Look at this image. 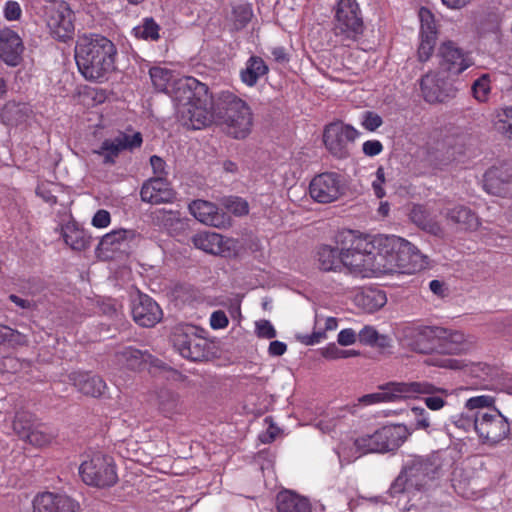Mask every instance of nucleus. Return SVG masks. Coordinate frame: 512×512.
Segmentation results:
<instances>
[{
	"label": "nucleus",
	"instance_id": "obj_1",
	"mask_svg": "<svg viewBox=\"0 0 512 512\" xmlns=\"http://www.w3.org/2000/svg\"><path fill=\"white\" fill-rule=\"evenodd\" d=\"M413 256L417 248L409 241L395 236L361 235L353 230L336 234L333 245H322L318 256Z\"/></svg>",
	"mask_w": 512,
	"mask_h": 512
},
{
	"label": "nucleus",
	"instance_id": "obj_2",
	"mask_svg": "<svg viewBox=\"0 0 512 512\" xmlns=\"http://www.w3.org/2000/svg\"><path fill=\"white\" fill-rule=\"evenodd\" d=\"M75 61L80 73L87 80L97 81L114 70L116 47L111 40L100 34L78 36Z\"/></svg>",
	"mask_w": 512,
	"mask_h": 512
},
{
	"label": "nucleus",
	"instance_id": "obj_3",
	"mask_svg": "<svg viewBox=\"0 0 512 512\" xmlns=\"http://www.w3.org/2000/svg\"><path fill=\"white\" fill-rule=\"evenodd\" d=\"M214 118L226 126L229 135L245 138L251 131L253 116L248 104L231 92H221L212 106Z\"/></svg>",
	"mask_w": 512,
	"mask_h": 512
},
{
	"label": "nucleus",
	"instance_id": "obj_4",
	"mask_svg": "<svg viewBox=\"0 0 512 512\" xmlns=\"http://www.w3.org/2000/svg\"><path fill=\"white\" fill-rule=\"evenodd\" d=\"M438 466L429 457L416 456L407 460L390 486L391 496L404 492H422L436 478Z\"/></svg>",
	"mask_w": 512,
	"mask_h": 512
},
{
	"label": "nucleus",
	"instance_id": "obj_5",
	"mask_svg": "<svg viewBox=\"0 0 512 512\" xmlns=\"http://www.w3.org/2000/svg\"><path fill=\"white\" fill-rule=\"evenodd\" d=\"M333 32L342 40L356 41L364 32L362 11L356 0H339L334 7Z\"/></svg>",
	"mask_w": 512,
	"mask_h": 512
},
{
	"label": "nucleus",
	"instance_id": "obj_6",
	"mask_svg": "<svg viewBox=\"0 0 512 512\" xmlns=\"http://www.w3.org/2000/svg\"><path fill=\"white\" fill-rule=\"evenodd\" d=\"M79 474L83 482L97 488H109L118 481L116 465L113 459L103 453H95L81 463Z\"/></svg>",
	"mask_w": 512,
	"mask_h": 512
},
{
	"label": "nucleus",
	"instance_id": "obj_7",
	"mask_svg": "<svg viewBox=\"0 0 512 512\" xmlns=\"http://www.w3.org/2000/svg\"><path fill=\"white\" fill-rule=\"evenodd\" d=\"M44 15L50 35L54 39L67 42L73 38L75 15L66 1L46 0Z\"/></svg>",
	"mask_w": 512,
	"mask_h": 512
},
{
	"label": "nucleus",
	"instance_id": "obj_8",
	"mask_svg": "<svg viewBox=\"0 0 512 512\" xmlns=\"http://www.w3.org/2000/svg\"><path fill=\"white\" fill-rule=\"evenodd\" d=\"M444 328L407 324L399 330V339L403 346L422 354L437 353L438 343L443 338Z\"/></svg>",
	"mask_w": 512,
	"mask_h": 512
},
{
	"label": "nucleus",
	"instance_id": "obj_9",
	"mask_svg": "<svg viewBox=\"0 0 512 512\" xmlns=\"http://www.w3.org/2000/svg\"><path fill=\"white\" fill-rule=\"evenodd\" d=\"M424 258H365V268L358 273L365 278L388 274L411 275L425 268Z\"/></svg>",
	"mask_w": 512,
	"mask_h": 512
},
{
	"label": "nucleus",
	"instance_id": "obj_10",
	"mask_svg": "<svg viewBox=\"0 0 512 512\" xmlns=\"http://www.w3.org/2000/svg\"><path fill=\"white\" fill-rule=\"evenodd\" d=\"M359 136L353 126L335 121L325 126L323 141L327 150L337 159L348 158L355 139Z\"/></svg>",
	"mask_w": 512,
	"mask_h": 512
},
{
	"label": "nucleus",
	"instance_id": "obj_11",
	"mask_svg": "<svg viewBox=\"0 0 512 512\" xmlns=\"http://www.w3.org/2000/svg\"><path fill=\"white\" fill-rule=\"evenodd\" d=\"M472 424L479 437L490 443H498L510 432L509 422L497 409L477 411Z\"/></svg>",
	"mask_w": 512,
	"mask_h": 512
},
{
	"label": "nucleus",
	"instance_id": "obj_12",
	"mask_svg": "<svg viewBox=\"0 0 512 512\" xmlns=\"http://www.w3.org/2000/svg\"><path fill=\"white\" fill-rule=\"evenodd\" d=\"M171 341L180 355L191 361H201L206 358L207 344L198 337L193 326H178L173 330Z\"/></svg>",
	"mask_w": 512,
	"mask_h": 512
},
{
	"label": "nucleus",
	"instance_id": "obj_13",
	"mask_svg": "<svg viewBox=\"0 0 512 512\" xmlns=\"http://www.w3.org/2000/svg\"><path fill=\"white\" fill-rule=\"evenodd\" d=\"M142 143L143 138L140 132L133 134L119 132L114 138L105 139L98 149L93 150V153L102 157L104 165L111 166L116 163L122 151H133L141 147Z\"/></svg>",
	"mask_w": 512,
	"mask_h": 512
},
{
	"label": "nucleus",
	"instance_id": "obj_14",
	"mask_svg": "<svg viewBox=\"0 0 512 512\" xmlns=\"http://www.w3.org/2000/svg\"><path fill=\"white\" fill-rule=\"evenodd\" d=\"M310 268L305 272L313 275L319 272L345 273L353 277L364 278L358 270L365 268V258H304Z\"/></svg>",
	"mask_w": 512,
	"mask_h": 512
},
{
	"label": "nucleus",
	"instance_id": "obj_15",
	"mask_svg": "<svg viewBox=\"0 0 512 512\" xmlns=\"http://www.w3.org/2000/svg\"><path fill=\"white\" fill-rule=\"evenodd\" d=\"M438 55L441 71L447 73L450 77L459 76L474 65L471 54L457 46L453 41L442 43L438 49Z\"/></svg>",
	"mask_w": 512,
	"mask_h": 512
},
{
	"label": "nucleus",
	"instance_id": "obj_16",
	"mask_svg": "<svg viewBox=\"0 0 512 512\" xmlns=\"http://www.w3.org/2000/svg\"><path fill=\"white\" fill-rule=\"evenodd\" d=\"M169 95L177 103L178 108L196 101L204 103L210 96L207 85L190 76L173 80Z\"/></svg>",
	"mask_w": 512,
	"mask_h": 512
},
{
	"label": "nucleus",
	"instance_id": "obj_17",
	"mask_svg": "<svg viewBox=\"0 0 512 512\" xmlns=\"http://www.w3.org/2000/svg\"><path fill=\"white\" fill-rule=\"evenodd\" d=\"M312 199L319 203H331L343 194L340 176L334 172H325L315 176L309 185Z\"/></svg>",
	"mask_w": 512,
	"mask_h": 512
},
{
	"label": "nucleus",
	"instance_id": "obj_18",
	"mask_svg": "<svg viewBox=\"0 0 512 512\" xmlns=\"http://www.w3.org/2000/svg\"><path fill=\"white\" fill-rule=\"evenodd\" d=\"M430 386L426 384H406V382H389L380 387L376 393L366 394L360 398V402L370 405L379 402H394L403 399L405 395H412L420 390L425 391Z\"/></svg>",
	"mask_w": 512,
	"mask_h": 512
},
{
	"label": "nucleus",
	"instance_id": "obj_19",
	"mask_svg": "<svg viewBox=\"0 0 512 512\" xmlns=\"http://www.w3.org/2000/svg\"><path fill=\"white\" fill-rule=\"evenodd\" d=\"M211 96L204 103L198 101L178 108L179 122L188 129L198 130L207 126L213 115Z\"/></svg>",
	"mask_w": 512,
	"mask_h": 512
},
{
	"label": "nucleus",
	"instance_id": "obj_20",
	"mask_svg": "<svg viewBox=\"0 0 512 512\" xmlns=\"http://www.w3.org/2000/svg\"><path fill=\"white\" fill-rule=\"evenodd\" d=\"M191 214L201 223L216 228L231 226V217L216 205L205 200H195L189 205Z\"/></svg>",
	"mask_w": 512,
	"mask_h": 512
},
{
	"label": "nucleus",
	"instance_id": "obj_21",
	"mask_svg": "<svg viewBox=\"0 0 512 512\" xmlns=\"http://www.w3.org/2000/svg\"><path fill=\"white\" fill-rule=\"evenodd\" d=\"M191 241L195 248L204 253L219 256L222 253L235 251L237 249V241L233 238H224L215 232H199L195 234Z\"/></svg>",
	"mask_w": 512,
	"mask_h": 512
},
{
	"label": "nucleus",
	"instance_id": "obj_22",
	"mask_svg": "<svg viewBox=\"0 0 512 512\" xmlns=\"http://www.w3.org/2000/svg\"><path fill=\"white\" fill-rule=\"evenodd\" d=\"M79 503L66 494L43 492L33 500V512H77Z\"/></svg>",
	"mask_w": 512,
	"mask_h": 512
},
{
	"label": "nucleus",
	"instance_id": "obj_23",
	"mask_svg": "<svg viewBox=\"0 0 512 512\" xmlns=\"http://www.w3.org/2000/svg\"><path fill=\"white\" fill-rule=\"evenodd\" d=\"M419 19L421 23L420 29V45L418 47V59L421 62L427 61L433 54L437 40V30L434 22L433 14L429 9L422 7L419 10Z\"/></svg>",
	"mask_w": 512,
	"mask_h": 512
},
{
	"label": "nucleus",
	"instance_id": "obj_24",
	"mask_svg": "<svg viewBox=\"0 0 512 512\" xmlns=\"http://www.w3.org/2000/svg\"><path fill=\"white\" fill-rule=\"evenodd\" d=\"M483 187L487 193L505 197L512 193V169L506 166L492 167L485 174Z\"/></svg>",
	"mask_w": 512,
	"mask_h": 512
},
{
	"label": "nucleus",
	"instance_id": "obj_25",
	"mask_svg": "<svg viewBox=\"0 0 512 512\" xmlns=\"http://www.w3.org/2000/svg\"><path fill=\"white\" fill-rule=\"evenodd\" d=\"M134 321L143 327L155 326L163 317L160 306L148 295L140 294L132 307Z\"/></svg>",
	"mask_w": 512,
	"mask_h": 512
},
{
	"label": "nucleus",
	"instance_id": "obj_26",
	"mask_svg": "<svg viewBox=\"0 0 512 512\" xmlns=\"http://www.w3.org/2000/svg\"><path fill=\"white\" fill-rule=\"evenodd\" d=\"M421 91L429 103L444 102L454 96L456 90L436 74H426L421 79Z\"/></svg>",
	"mask_w": 512,
	"mask_h": 512
},
{
	"label": "nucleus",
	"instance_id": "obj_27",
	"mask_svg": "<svg viewBox=\"0 0 512 512\" xmlns=\"http://www.w3.org/2000/svg\"><path fill=\"white\" fill-rule=\"evenodd\" d=\"M24 50L22 39L10 28L0 29V58L10 66H16Z\"/></svg>",
	"mask_w": 512,
	"mask_h": 512
},
{
	"label": "nucleus",
	"instance_id": "obj_28",
	"mask_svg": "<svg viewBox=\"0 0 512 512\" xmlns=\"http://www.w3.org/2000/svg\"><path fill=\"white\" fill-rule=\"evenodd\" d=\"M140 196L142 201L151 204L168 203L174 199V192L169 183L161 176L152 178L145 182L141 188Z\"/></svg>",
	"mask_w": 512,
	"mask_h": 512
},
{
	"label": "nucleus",
	"instance_id": "obj_29",
	"mask_svg": "<svg viewBox=\"0 0 512 512\" xmlns=\"http://www.w3.org/2000/svg\"><path fill=\"white\" fill-rule=\"evenodd\" d=\"M73 386L83 395L100 397L105 392L106 382L98 375L89 372H73L69 375Z\"/></svg>",
	"mask_w": 512,
	"mask_h": 512
},
{
	"label": "nucleus",
	"instance_id": "obj_30",
	"mask_svg": "<svg viewBox=\"0 0 512 512\" xmlns=\"http://www.w3.org/2000/svg\"><path fill=\"white\" fill-rule=\"evenodd\" d=\"M410 435L405 425H387L375 431V438L378 440L383 452L398 449Z\"/></svg>",
	"mask_w": 512,
	"mask_h": 512
},
{
	"label": "nucleus",
	"instance_id": "obj_31",
	"mask_svg": "<svg viewBox=\"0 0 512 512\" xmlns=\"http://www.w3.org/2000/svg\"><path fill=\"white\" fill-rule=\"evenodd\" d=\"M445 218L460 230H474L479 225L477 215L466 206H455L442 212Z\"/></svg>",
	"mask_w": 512,
	"mask_h": 512
},
{
	"label": "nucleus",
	"instance_id": "obj_32",
	"mask_svg": "<svg viewBox=\"0 0 512 512\" xmlns=\"http://www.w3.org/2000/svg\"><path fill=\"white\" fill-rule=\"evenodd\" d=\"M406 384H426L430 387L425 391L420 390L412 395H405L403 398L426 396L424 398L425 404L431 410H440L446 404L445 397L448 395V391L446 389L437 387L428 381L406 382Z\"/></svg>",
	"mask_w": 512,
	"mask_h": 512
},
{
	"label": "nucleus",
	"instance_id": "obj_33",
	"mask_svg": "<svg viewBox=\"0 0 512 512\" xmlns=\"http://www.w3.org/2000/svg\"><path fill=\"white\" fill-rule=\"evenodd\" d=\"M355 304L367 313H374L387 303L386 293L376 288H366L357 293Z\"/></svg>",
	"mask_w": 512,
	"mask_h": 512
},
{
	"label": "nucleus",
	"instance_id": "obj_34",
	"mask_svg": "<svg viewBox=\"0 0 512 512\" xmlns=\"http://www.w3.org/2000/svg\"><path fill=\"white\" fill-rule=\"evenodd\" d=\"M62 237L66 245L75 252L85 251L91 243V237L75 222H68L62 227Z\"/></svg>",
	"mask_w": 512,
	"mask_h": 512
},
{
	"label": "nucleus",
	"instance_id": "obj_35",
	"mask_svg": "<svg viewBox=\"0 0 512 512\" xmlns=\"http://www.w3.org/2000/svg\"><path fill=\"white\" fill-rule=\"evenodd\" d=\"M443 338L438 343L437 353L440 354H459L469 348L464 333L460 331H450L444 328Z\"/></svg>",
	"mask_w": 512,
	"mask_h": 512
},
{
	"label": "nucleus",
	"instance_id": "obj_36",
	"mask_svg": "<svg viewBox=\"0 0 512 512\" xmlns=\"http://www.w3.org/2000/svg\"><path fill=\"white\" fill-rule=\"evenodd\" d=\"M278 512H311L309 500L291 491H282L277 495Z\"/></svg>",
	"mask_w": 512,
	"mask_h": 512
},
{
	"label": "nucleus",
	"instance_id": "obj_37",
	"mask_svg": "<svg viewBox=\"0 0 512 512\" xmlns=\"http://www.w3.org/2000/svg\"><path fill=\"white\" fill-rule=\"evenodd\" d=\"M40 420L27 410H19L12 420V429L20 440L25 441Z\"/></svg>",
	"mask_w": 512,
	"mask_h": 512
},
{
	"label": "nucleus",
	"instance_id": "obj_38",
	"mask_svg": "<svg viewBox=\"0 0 512 512\" xmlns=\"http://www.w3.org/2000/svg\"><path fill=\"white\" fill-rule=\"evenodd\" d=\"M131 230L119 229L104 235L99 242V248L105 252H123L122 247L127 246L128 237H133Z\"/></svg>",
	"mask_w": 512,
	"mask_h": 512
},
{
	"label": "nucleus",
	"instance_id": "obj_39",
	"mask_svg": "<svg viewBox=\"0 0 512 512\" xmlns=\"http://www.w3.org/2000/svg\"><path fill=\"white\" fill-rule=\"evenodd\" d=\"M268 66L261 57L251 56L241 71V80L248 86H254L258 79L268 73Z\"/></svg>",
	"mask_w": 512,
	"mask_h": 512
},
{
	"label": "nucleus",
	"instance_id": "obj_40",
	"mask_svg": "<svg viewBox=\"0 0 512 512\" xmlns=\"http://www.w3.org/2000/svg\"><path fill=\"white\" fill-rule=\"evenodd\" d=\"M158 409L163 416L173 418L175 415L183 413L184 406L177 393L166 390L159 394Z\"/></svg>",
	"mask_w": 512,
	"mask_h": 512
},
{
	"label": "nucleus",
	"instance_id": "obj_41",
	"mask_svg": "<svg viewBox=\"0 0 512 512\" xmlns=\"http://www.w3.org/2000/svg\"><path fill=\"white\" fill-rule=\"evenodd\" d=\"M158 219H160L171 235H180L188 229L189 220L182 218L179 212L159 210Z\"/></svg>",
	"mask_w": 512,
	"mask_h": 512
},
{
	"label": "nucleus",
	"instance_id": "obj_42",
	"mask_svg": "<svg viewBox=\"0 0 512 512\" xmlns=\"http://www.w3.org/2000/svg\"><path fill=\"white\" fill-rule=\"evenodd\" d=\"M57 434L42 422L34 427L24 442L36 447L43 448L51 445Z\"/></svg>",
	"mask_w": 512,
	"mask_h": 512
},
{
	"label": "nucleus",
	"instance_id": "obj_43",
	"mask_svg": "<svg viewBox=\"0 0 512 512\" xmlns=\"http://www.w3.org/2000/svg\"><path fill=\"white\" fill-rule=\"evenodd\" d=\"M149 75L156 91L170 93L172 82L176 79L171 70L155 66L150 68Z\"/></svg>",
	"mask_w": 512,
	"mask_h": 512
},
{
	"label": "nucleus",
	"instance_id": "obj_44",
	"mask_svg": "<svg viewBox=\"0 0 512 512\" xmlns=\"http://www.w3.org/2000/svg\"><path fill=\"white\" fill-rule=\"evenodd\" d=\"M145 355L146 354L139 349L126 347L116 354V358L118 363L122 364L126 368L136 370L141 368L145 363Z\"/></svg>",
	"mask_w": 512,
	"mask_h": 512
},
{
	"label": "nucleus",
	"instance_id": "obj_45",
	"mask_svg": "<svg viewBox=\"0 0 512 512\" xmlns=\"http://www.w3.org/2000/svg\"><path fill=\"white\" fill-rule=\"evenodd\" d=\"M27 344L28 338L25 334L7 325L0 324V345L16 348Z\"/></svg>",
	"mask_w": 512,
	"mask_h": 512
},
{
	"label": "nucleus",
	"instance_id": "obj_46",
	"mask_svg": "<svg viewBox=\"0 0 512 512\" xmlns=\"http://www.w3.org/2000/svg\"><path fill=\"white\" fill-rule=\"evenodd\" d=\"M137 38L144 40L156 41L160 38V26L152 17H147L143 20L141 25L133 29Z\"/></svg>",
	"mask_w": 512,
	"mask_h": 512
},
{
	"label": "nucleus",
	"instance_id": "obj_47",
	"mask_svg": "<svg viewBox=\"0 0 512 512\" xmlns=\"http://www.w3.org/2000/svg\"><path fill=\"white\" fill-rule=\"evenodd\" d=\"M360 343L368 346H378L384 348L388 345V338L385 335H380L378 331L372 326H365L358 333Z\"/></svg>",
	"mask_w": 512,
	"mask_h": 512
},
{
	"label": "nucleus",
	"instance_id": "obj_48",
	"mask_svg": "<svg viewBox=\"0 0 512 512\" xmlns=\"http://www.w3.org/2000/svg\"><path fill=\"white\" fill-rule=\"evenodd\" d=\"M253 16L252 8L249 4H239L232 8L231 20L235 30L243 29Z\"/></svg>",
	"mask_w": 512,
	"mask_h": 512
},
{
	"label": "nucleus",
	"instance_id": "obj_49",
	"mask_svg": "<svg viewBox=\"0 0 512 512\" xmlns=\"http://www.w3.org/2000/svg\"><path fill=\"white\" fill-rule=\"evenodd\" d=\"M495 129L508 138H512V107H507L496 115Z\"/></svg>",
	"mask_w": 512,
	"mask_h": 512
},
{
	"label": "nucleus",
	"instance_id": "obj_50",
	"mask_svg": "<svg viewBox=\"0 0 512 512\" xmlns=\"http://www.w3.org/2000/svg\"><path fill=\"white\" fill-rule=\"evenodd\" d=\"M224 208L235 216H244L249 212L247 201L240 197L229 196L222 199Z\"/></svg>",
	"mask_w": 512,
	"mask_h": 512
},
{
	"label": "nucleus",
	"instance_id": "obj_51",
	"mask_svg": "<svg viewBox=\"0 0 512 512\" xmlns=\"http://www.w3.org/2000/svg\"><path fill=\"white\" fill-rule=\"evenodd\" d=\"M357 450L363 454L379 452L383 453L382 448L378 440L375 438V432L373 434H367L358 437L354 442Z\"/></svg>",
	"mask_w": 512,
	"mask_h": 512
},
{
	"label": "nucleus",
	"instance_id": "obj_52",
	"mask_svg": "<svg viewBox=\"0 0 512 512\" xmlns=\"http://www.w3.org/2000/svg\"><path fill=\"white\" fill-rule=\"evenodd\" d=\"M321 355L326 359L336 360L356 357L360 355V352L352 349H340L339 347L336 346V344L330 343L329 345L321 349Z\"/></svg>",
	"mask_w": 512,
	"mask_h": 512
},
{
	"label": "nucleus",
	"instance_id": "obj_53",
	"mask_svg": "<svg viewBox=\"0 0 512 512\" xmlns=\"http://www.w3.org/2000/svg\"><path fill=\"white\" fill-rule=\"evenodd\" d=\"M473 96L480 102L487 100L490 92V77L488 74L481 75L477 80L474 81L471 87Z\"/></svg>",
	"mask_w": 512,
	"mask_h": 512
},
{
	"label": "nucleus",
	"instance_id": "obj_54",
	"mask_svg": "<svg viewBox=\"0 0 512 512\" xmlns=\"http://www.w3.org/2000/svg\"><path fill=\"white\" fill-rule=\"evenodd\" d=\"M235 240L238 242L237 247H242L247 253H256L261 250L260 241L252 232H247L242 235L240 240Z\"/></svg>",
	"mask_w": 512,
	"mask_h": 512
},
{
	"label": "nucleus",
	"instance_id": "obj_55",
	"mask_svg": "<svg viewBox=\"0 0 512 512\" xmlns=\"http://www.w3.org/2000/svg\"><path fill=\"white\" fill-rule=\"evenodd\" d=\"M411 411L414 415L415 429L428 430V428L430 427L428 412L421 407H413Z\"/></svg>",
	"mask_w": 512,
	"mask_h": 512
},
{
	"label": "nucleus",
	"instance_id": "obj_56",
	"mask_svg": "<svg viewBox=\"0 0 512 512\" xmlns=\"http://www.w3.org/2000/svg\"><path fill=\"white\" fill-rule=\"evenodd\" d=\"M256 335L259 338L272 339L275 338L277 333L269 320H259L256 322Z\"/></svg>",
	"mask_w": 512,
	"mask_h": 512
},
{
	"label": "nucleus",
	"instance_id": "obj_57",
	"mask_svg": "<svg viewBox=\"0 0 512 512\" xmlns=\"http://www.w3.org/2000/svg\"><path fill=\"white\" fill-rule=\"evenodd\" d=\"M361 124L366 130L372 132L378 129L383 124V120L377 113L372 111H366L363 114Z\"/></svg>",
	"mask_w": 512,
	"mask_h": 512
},
{
	"label": "nucleus",
	"instance_id": "obj_58",
	"mask_svg": "<svg viewBox=\"0 0 512 512\" xmlns=\"http://www.w3.org/2000/svg\"><path fill=\"white\" fill-rule=\"evenodd\" d=\"M495 400L492 396L489 395H480L471 397L466 402V407L468 409H478V408H485L490 407L494 404Z\"/></svg>",
	"mask_w": 512,
	"mask_h": 512
},
{
	"label": "nucleus",
	"instance_id": "obj_59",
	"mask_svg": "<svg viewBox=\"0 0 512 512\" xmlns=\"http://www.w3.org/2000/svg\"><path fill=\"white\" fill-rule=\"evenodd\" d=\"M430 216V213L423 206H415L410 213L411 220L421 229Z\"/></svg>",
	"mask_w": 512,
	"mask_h": 512
},
{
	"label": "nucleus",
	"instance_id": "obj_60",
	"mask_svg": "<svg viewBox=\"0 0 512 512\" xmlns=\"http://www.w3.org/2000/svg\"><path fill=\"white\" fill-rule=\"evenodd\" d=\"M22 10L18 2L8 1L4 8V16L8 21H15L21 17Z\"/></svg>",
	"mask_w": 512,
	"mask_h": 512
},
{
	"label": "nucleus",
	"instance_id": "obj_61",
	"mask_svg": "<svg viewBox=\"0 0 512 512\" xmlns=\"http://www.w3.org/2000/svg\"><path fill=\"white\" fill-rule=\"evenodd\" d=\"M326 338L325 330L313 331L312 334H305L298 336L300 342L304 345L310 346L319 343Z\"/></svg>",
	"mask_w": 512,
	"mask_h": 512
},
{
	"label": "nucleus",
	"instance_id": "obj_62",
	"mask_svg": "<svg viewBox=\"0 0 512 512\" xmlns=\"http://www.w3.org/2000/svg\"><path fill=\"white\" fill-rule=\"evenodd\" d=\"M357 340L356 332L351 328H346L338 333L337 341L342 346L352 345Z\"/></svg>",
	"mask_w": 512,
	"mask_h": 512
},
{
	"label": "nucleus",
	"instance_id": "obj_63",
	"mask_svg": "<svg viewBox=\"0 0 512 512\" xmlns=\"http://www.w3.org/2000/svg\"><path fill=\"white\" fill-rule=\"evenodd\" d=\"M110 213L107 210H98L92 218V225L97 228H105L110 224Z\"/></svg>",
	"mask_w": 512,
	"mask_h": 512
},
{
	"label": "nucleus",
	"instance_id": "obj_64",
	"mask_svg": "<svg viewBox=\"0 0 512 512\" xmlns=\"http://www.w3.org/2000/svg\"><path fill=\"white\" fill-rule=\"evenodd\" d=\"M362 150L366 156L373 157L382 152L383 145L378 140H368L363 143Z\"/></svg>",
	"mask_w": 512,
	"mask_h": 512
}]
</instances>
